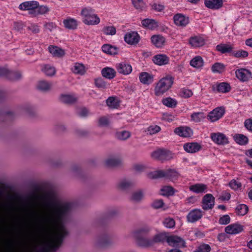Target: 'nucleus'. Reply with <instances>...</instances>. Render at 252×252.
<instances>
[{
	"label": "nucleus",
	"mask_w": 252,
	"mask_h": 252,
	"mask_svg": "<svg viewBox=\"0 0 252 252\" xmlns=\"http://www.w3.org/2000/svg\"><path fill=\"white\" fill-rule=\"evenodd\" d=\"M44 206L48 208V211L40 220L49 233L47 240L36 252H55L67 233L64 219L69 211L70 205L66 202L52 200L44 202Z\"/></svg>",
	"instance_id": "obj_1"
},
{
	"label": "nucleus",
	"mask_w": 252,
	"mask_h": 252,
	"mask_svg": "<svg viewBox=\"0 0 252 252\" xmlns=\"http://www.w3.org/2000/svg\"><path fill=\"white\" fill-rule=\"evenodd\" d=\"M174 78L168 74L160 78L156 84L154 88L155 94L157 96H162L172 88Z\"/></svg>",
	"instance_id": "obj_2"
},
{
	"label": "nucleus",
	"mask_w": 252,
	"mask_h": 252,
	"mask_svg": "<svg viewBox=\"0 0 252 252\" xmlns=\"http://www.w3.org/2000/svg\"><path fill=\"white\" fill-rule=\"evenodd\" d=\"M83 23L89 26H94L99 24L100 19L95 13L94 10L90 7H83L80 12Z\"/></svg>",
	"instance_id": "obj_3"
},
{
	"label": "nucleus",
	"mask_w": 252,
	"mask_h": 252,
	"mask_svg": "<svg viewBox=\"0 0 252 252\" xmlns=\"http://www.w3.org/2000/svg\"><path fill=\"white\" fill-rule=\"evenodd\" d=\"M147 177L150 179H157L159 178H166L172 181H174L179 177L178 172L174 170L169 169L167 170H159L149 172Z\"/></svg>",
	"instance_id": "obj_4"
},
{
	"label": "nucleus",
	"mask_w": 252,
	"mask_h": 252,
	"mask_svg": "<svg viewBox=\"0 0 252 252\" xmlns=\"http://www.w3.org/2000/svg\"><path fill=\"white\" fill-rule=\"evenodd\" d=\"M151 157L155 159L163 161L173 158L174 154L167 149H158L151 153Z\"/></svg>",
	"instance_id": "obj_5"
},
{
	"label": "nucleus",
	"mask_w": 252,
	"mask_h": 252,
	"mask_svg": "<svg viewBox=\"0 0 252 252\" xmlns=\"http://www.w3.org/2000/svg\"><path fill=\"white\" fill-rule=\"evenodd\" d=\"M39 5V2L35 0L27 1L21 3L19 8L23 11H28L29 13L33 17L36 8Z\"/></svg>",
	"instance_id": "obj_6"
},
{
	"label": "nucleus",
	"mask_w": 252,
	"mask_h": 252,
	"mask_svg": "<svg viewBox=\"0 0 252 252\" xmlns=\"http://www.w3.org/2000/svg\"><path fill=\"white\" fill-rule=\"evenodd\" d=\"M167 237H166L165 233H160L156 235L153 238L152 241H150L146 239H139L138 244L141 246L148 247L152 245L154 242L157 243L163 242L164 240L167 239Z\"/></svg>",
	"instance_id": "obj_7"
},
{
	"label": "nucleus",
	"mask_w": 252,
	"mask_h": 252,
	"mask_svg": "<svg viewBox=\"0 0 252 252\" xmlns=\"http://www.w3.org/2000/svg\"><path fill=\"white\" fill-rule=\"evenodd\" d=\"M223 107H218L210 112L207 115V119L211 122H215L220 119L225 113Z\"/></svg>",
	"instance_id": "obj_8"
},
{
	"label": "nucleus",
	"mask_w": 252,
	"mask_h": 252,
	"mask_svg": "<svg viewBox=\"0 0 252 252\" xmlns=\"http://www.w3.org/2000/svg\"><path fill=\"white\" fill-rule=\"evenodd\" d=\"M236 77L242 82H247L252 78V72L246 68H240L236 70Z\"/></svg>",
	"instance_id": "obj_9"
},
{
	"label": "nucleus",
	"mask_w": 252,
	"mask_h": 252,
	"mask_svg": "<svg viewBox=\"0 0 252 252\" xmlns=\"http://www.w3.org/2000/svg\"><path fill=\"white\" fill-rule=\"evenodd\" d=\"M0 76H5L11 80H18L21 77L19 72L9 70L6 67H0Z\"/></svg>",
	"instance_id": "obj_10"
},
{
	"label": "nucleus",
	"mask_w": 252,
	"mask_h": 252,
	"mask_svg": "<svg viewBox=\"0 0 252 252\" xmlns=\"http://www.w3.org/2000/svg\"><path fill=\"white\" fill-rule=\"evenodd\" d=\"M166 241L169 246L172 247L182 248L186 247V243L184 239L176 235H171L167 237Z\"/></svg>",
	"instance_id": "obj_11"
},
{
	"label": "nucleus",
	"mask_w": 252,
	"mask_h": 252,
	"mask_svg": "<svg viewBox=\"0 0 252 252\" xmlns=\"http://www.w3.org/2000/svg\"><path fill=\"white\" fill-rule=\"evenodd\" d=\"M243 230L244 226L238 222L229 224L225 228V232L231 235L239 234L242 232Z\"/></svg>",
	"instance_id": "obj_12"
},
{
	"label": "nucleus",
	"mask_w": 252,
	"mask_h": 252,
	"mask_svg": "<svg viewBox=\"0 0 252 252\" xmlns=\"http://www.w3.org/2000/svg\"><path fill=\"white\" fill-rule=\"evenodd\" d=\"M174 24L178 27H185L189 23V18L188 16L177 13L173 17Z\"/></svg>",
	"instance_id": "obj_13"
},
{
	"label": "nucleus",
	"mask_w": 252,
	"mask_h": 252,
	"mask_svg": "<svg viewBox=\"0 0 252 252\" xmlns=\"http://www.w3.org/2000/svg\"><path fill=\"white\" fill-rule=\"evenodd\" d=\"M202 207L204 210H207L212 209L215 204L214 197L210 193L205 194L202 198Z\"/></svg>",
	"instance_id": "obj_14"
},
{
	"label": "nucleus",
	"mask_w": 252,
	"mask_h": 252,
	"mask_svg": "<svg viewBox=\"0 0 252 252\" xmlns=\"http://www.w3.org/2000/svg\"><path fill=\"white\" fill-rule=\"evenodd\" d=\"M203 216V212L199 209H194L191 210L187 216L188 221L195 222L199 220Z\"/></svg>",
	"instance_id": "obj_15"
},
{
	"label": "nucleus",
	"mask_w": 252,
	"mask_h": 252,
	"mask_svg": "<svg viewBox=\"0 0 252 252\" xmlns=\"http://www.w3.org/2000/svg\"><path fill=\"white\" fill-rule=\"evenodd\" d=\"M210 137L214 143L219 145H224L228 142L227 137L222 133H212Z\"/></svg>",
	"instance_id": "obj_16"
},
{
	"label": "nucleus",
	"mask_w": 252,
	"mask_h": 252,
	"mask_svg": "<svg viewBox=\"0 0 252 252\" xmlns=\"http://www.w3.org/2000/svg\"><path fill=\"white\" fill-rule=\"evenodd\" d=\"M189 189L196 194H203L207 192L208 186L202 183H196L190 185Z\"/></svg>",
	"instance_id": "obj_17"
},
{
	"label": "nucleus",
	"mask_w": 252,
	"mask_h": 252,
	"mask_svg": "<svg viewBox=\"0 0 252 252\" xmlns=\"http://www.w3.org/2000/svg\"><path fill=\"white\" fill-rule=\"evenodd\" d=\"M174 132L178 135L183 137H189L193 134L192 129L186 126H182L176 128L174 130Z\"/></svg>",
	"instance_id": "obj_18"
},
{
	"label": "nucleus",
	"mask_w": 252,
	"mask_h": 252,
	"mask_svg": "<svg viewBox=\"0 0 252 252\" xmlns=\"http://www.w3.org/2000/svg\"><path fill=\"white\" fill-rule=\"evenodd\" d=\"M124 39L127 43L133 45L139 42L140 36L136 32H130L125 34Z\"/></svg>",
	"instance_id": "obj_19"
},
{
	"label": "nucleus",
	"mask_w": 252,
	"mask_h": 252,
	"mask_svg": "<svg viewBox=\"0 0 252 252\" xmlns=\"http://www.w3.org/2000/svg\"><path fill=\"white\" fill-rule=\"evenodd\" d=\"M116 68L119 73L123 75L129 74L132 70L131 65L126 62H122L117 64Z\"/></svg>",
	"instance_id": "obj_20"
},
{
	"label": "nucleus",
	"mask_w": 252,
	"mask_h": 252,
	"mask_svg": "<svg viewBox=\"0 0 252 252\" xmlns=\"http://www.w3.org/2000/svg\"><path fill=\"white\" fill-rule=\"evenodd\" d=\"M183 147L184 150L187 153H194L201 150V145L197 142H189L185 143Z\"/></svg>",
	"instance_id": "obj_21"
},
{
	"label": "nucleus",
	"mask_w": 252,
	"mask_h": 252,
	"mask_svg": "<svg viewBox=\"0 0 252 252\" xmlns=\"http://www.w3.org/2000/svg\"><path fill=\"white\" fill-rule=\"evenodd\" d=\"M153 61L158 65H163L169 63V58L164 54H158L153 57Z\"/></svg>",
	"instance_id": "obj_22"
},
{
	"label": "nucleus",
	"mask_w": 252,
	"mask_h": 252,
	"mask_svg": "<svg viewBox=\"0 0 252 252\" xmlns=\"http://www.w3.org/2000/svg\"><path fill=\"white\" fill-rule=\"evenodd\" d=\"M139 79L142 84L149 85L153 82L154 76L147 72H142L139 75Z\"/></svg>",
	"instance_id": "obj_23"
},
{
	"label": "nucleus",
	"mask_w": 252,
	"mask_h": 252,
	"mask_svg": "<svg viewBox=\"0 0 252 252\" xmlns=\"http://www.w3.org/2000/svg\"><path fill=\"white\" fill-rule=\"evenodd\" d=\"M204 4L209 8L218 9L222 7L223 1L222 0H205Z\"/></svg>",
	"instance_id": "obj_24"
},
{
	"label": "nucleus",
	"mask_w": 252,
	"mask_h": 252,
	"mask_svg": "<svg viewBox=\"0 0 252 252\" xmlns=\"http://www.w3.org/2000/svg\"><path fill=\"white\" fill-rule=\"evenodd\" d=\"M189 43L193 47H199L205 44V40L201 36H195L190 38Z\"/></svg>",
	"instance_id": "obj_25"
},
{
	"label": "nucleus",
	"mask_w": 252,
	"mask_h": 252,
	"mask_svg": "<svg viewBox=\"0 0 252 252\" xmlns=\"http://www.w3.org/2000/svg\"><path fill=\"white\" fill-rule=\"evenodd\" d=\"M48 50L54 57H62L64 56L65 53L63 49L56 46H49Z\"/></svg>",
	"instance_id": "obj_26"
},
{
	"label": "nucleus",
	"mask_w": 252,
	"mask_h": 252,
	"mask_svg": "<svg viewBox=\"0 0 252 252\" xmlns=\"http://www.w3.org/2000/svg\"><path fill=\"white\" fill-rule=\"evenodd\" d=\"M151 39L152 43L158 48L162 47L165 41L164 37L160 35H154Z\"/></svg>",
	"instance_id": "obj_27"
},
{
	"label": "nucleus",
	"mask_w": 252,
	"mask_h": 252,
	"mask_svg": "<svg viewBox=\"0 0 252 252\" xmlns=\"http://www.w3.org/2000/svg\"><path fill=\"white\" fill-rule=\"evenodd\" d=\"M189 63L192 67L199 69L203 66L204 61L201 57L196 56L190 60Z\"/></svg>",
	"instance_id": "obj_28"
},
{
	"label": "nucleus",
	"mask_w": 252,
	"mask_h": 252,
	"mask_svg": "<svg viewBox=\"0 0 252 252\" xmlns=\"http://www.w3.org/2000/svg\"><path fill=\"white\" fill-rule=\"evenodd\" d=\"M205 115L202 112H193L190 115V121L198 123L203 121L205 118Z\"/></svg>",
	"instance_id": "obj_29"
},
{
	"label": "nucleus",
	"mask_w": 252,
	"mask_h": 252,
	"mask_svg": "<svg viewBox=\"0 0 252 252\" xmlns=\"http://www.w3.org/2000/svg\"><path fill=\"white\" fill-rule=\"evenodd\" d=\"M64 26L69 30H74L77 28L78 22L76 20L71 18H68L63 21Z\"/></svg>",
	"instance_id": "obj_30"
},
{
	"label": "nucleus",
	"mask_w": 252,
	"mask_h": 252,
	"mask_svg": "<svg viewBox=\"0 0 252 252\" xmlns=\"http://www.w3.org/2000/svg\"><path fill=\"white\" fill-rule=\"evenodd\" d=\"M142 26L150 30H154L158 27V23L153 19H145L141 22Z\"/></svg>",
	"instance_id": "obj_31"
},
{
	"label": "nucleus",
	"mask_w": 252,
	"mask_h": 252,
	"mask_svg": "<svg viewBox=\"0 0 252 252\" xmlns=\"http://www.w3.org/2000/svg\"><path fill=\"white\" fill-rule=\"evenodd\" d=\"M72 71L76 74L83 75L86 72L85 67L82 63H75L71 68Z\"/></svg>",
	"instance_id": "obj_32"
},
{
	"label": "nucleus",
	"mask_w": 252,
	"mask_h": 252,
	"mask_svg": "<svg viewBox=\"0 0 252 252\" xmlns=\"http://www.w3.org/2000/svg\"><path fill=\"white\" fill-rule=\"evenodd\" d=\"M233 47L230 44H220L216 46V49L222 54L231 53L232 52Z\"/></svg>",
	"instance_id": "obj_33"
},
{
	"label": "nucleus",
	"mask_w": 252,
	"mask_h": 252,
	"mask_svg": "<svg viewBox=\"0 0 252 252\" xmlns=\"http://www.w3.org/2000/svg\"><path fill=\"white\" fill-rule=\"evenodd\" d=\"M101 73L103 77L108 79H113L116 75L115 70L111 67H105L101 70Z\"/></svg>",
	"instance_id": "obj_34"
},
{
	"label": "nucleus",
	"mask_w": 252,
	"mask_h": 252,
	"mask_svg": "<svg viewBox=\"0 0 252 252\" xmlns=\"http://www.w3.org/2000/svg\"><path fill=\"white\" fill-rule=\"evenodd\" d=\"M60 100L63 103L71 104L76 100V98L73 95L68 94H62L60 97Z\"/></svg>",
	"instance_id": "obj_35"
},
{
	"label": "nucleus",
	"mask_w": 252,
	"mask_h": 252,
	"mask_svg": "<svg viewBox=\"0 0 252 252\" xmlns=\"http://www.w3.org/2000/svg\"><path fill=\"white\" fill-rule=\"evenodd\" d=\"M234 141L239 145H245L248 142V138L247 136L241 134H236L234 135Z\"/></svg>",
	"instance_id": "obj_36"
},
{
	"label": "nucleus",
	"mask_w": 252,
	"mask_h": 252,
	"mask_svg": "<svg viewBox=\"0 0 252 252\" xmlns=\"http://www.w3.org/2000/svg\"><path fill=\"white\" fill-rule=\"evenodd\" d=\"M102 50L103 52L110 55H115L118 52V49L116 47L110 44L103 45L102 46Z\"/></svg>",
	"instance_id": "obj_37"
},
{
	"label": "nucleus",
	"mask_w": 252,
	"mask_h": 252,
	"mask_svg": "<svg viewBox=\"0 0 252 252\" xmlns=\"http://www.w3.org/2000/svg\"><path fill=\"white\" fill-rule=\"evenodd\" d=\"M52 86V84L46 81L42 80L38 82L37 85V88L41 91L46 92L49 90Z\"/></svg>",
	"instance_id": "obj_38"
},
{
	"label": "nucleus",
	"mask_w": 252,
	"mask_h": 252,
	"mask_svg": "<svg viewBox=\"0 0 252 252\" xmlns=\"http://www.w3.org/2000/svg\"><path fill=\"white\" fill-rule=\"evenodd\" d=\"M211 70L215 73H221L225 70V65L220 63H216L213 64Z\"/></svg>",
	"instance_id": "obj_39"
},
{
	"label": "nucleus",
	"mask_w": 252,
	"mask_h": 252,
	"mask_svg": "<svg viewBox=\"0 0 252 252\" xmlns=\"http://www.w3.org/2000/svg\"><path fill=\"white\" fill-rule=\"evenodd\" d=\"M231 87L229 84L222 82L217 85V90L219 92L227 93L230 90Z\"/></svg>",
	"instance_id": "obj_40"
},
{
	"label": "nucleus",
	"mask_w": 252,
	"mask_h": 252,
	"mask_svg": "<svg viewBox=\"0 0 252 252\" xmlns=\"http://www.w3.org/2000/svg\"><path fill=\"white\" fill-rule=\"evenodd\" d=\"M133 6L138 10L142 11L146 7L143 0H131Z\"/></svg>",
	"instance_id": "obj_41"
},
{
	"label": "nucleus",
	"mask_w": 252,
	"mask_h": 252,
	"mask_svg": "<svg viewBox=\"0 0 252 252\" xmlns=\"http://www.w3.org/2000/svg\"><path fill=\"white\" fill-rule=\"evenodd\" d=\"M162 103L168 107H175L177 105V101L175 99L168 97L163 98Z\"/></svg>",
	"instance_id": "obj_42"
},
{
	"label": "nucleus",
	"mask_w": 252,
	"mask_h": 252,
	"mask_svg": "<svg viewBox=\"0 0 252 252\" xmlns=\"http://www.w3.org/2000/svg\"><path fill=\"white\" fill-rule=\"evenodd\" d=\"M106 103L111 108H116L119 106L118 99L114 97H109L106 100Z\"/></svg>",
	"instance_id": "obj_43"
},
{
	"label": "nucleus",
	"mask_w": 252,
	"mask_h": 252,
	"mask_svg": "<svg viewBox=\"0 0 252 252\" xmlns=\"http://www.w3.org/2000/svg\"><path fill=\"white\" fill-rule=\"evenodd\" d=\"M174 193V189L170 186H164L160 189V194L164 196L172 195Z\"/></svg>",
	"instance_id": "obj_44"
},
{
	"label": "nucleus",
	"mask_w": 252,
	"mask_h": 252,
	"mask_svg": "<svg viewBox=\"0 0 252 252\" xmlns=\"http://www.w3.org/2000/svg\"><path fill=\"white\" fill-rule=\"evenodd\" d=\"M49 11V8L47 6L45 5H39L36 8L35 12L34 13L33 17H35L38 15L44 14L48 13Z\"/></svg>",
	"instance_id": "obj_45"
},
{
	"label": "nucleus",
	"mask_w": 252,
	"mask_h": 252,
	"mask_svg": "<svg viewBox=\"0 0 252 252\" xmlns=\"http://www.w3.org/2000/svg\"><path fill=\"white\" fill-rule=\"evenodd\" d=\"M236 209L237 213L239 215L244 216L247 213L249 208L246 205L242 204L238 205Z\"/></svg>",
	"instance_id": "obj_46"
},
{
	"label": "nucleus",
	"mask_w": 252,
	"mask_h": 252,
	"mask_svg": "<svg viewBox=\"0 0 252 252\" xmlns=\"http://www.w3.org/2000/svg\"><path fill=\"white\" fill-rule=\"evenodd\" d=\"M102 32L106 35H114L116 33V30L114 26H107L103 27Z\"/></svg>",
	"instance_id": "obj_47"
},
{
	"label": "nucleus",
	"mask_w": 252,
	"mask_h": 252,
	"mask_svg": "<svg viewBox=\"0 0 252 252\" xmlns=\"http://www.w3.org/2000/svg\"><path fill=\"white\" fill-rule=\"evenodd\" d=\"M229 187L234 190H241L242 189V184L238 180L233 179L229 183Z\"/></svg>",
	"instance_id": "obj_48"
},
{
	"label": "nucleus",
	"mask_w": 252,
	"mask_h": 252,
	"mask_svg": "<svg viewBox=\"0 0 252 252\" xmlns=\"http://www.w3.org/2000/svg\"><path fill=\"white\" fill-rule=\"evenodd\" d=\"M43 72L48 76H53L56 73L55 67L50 65H45L42 68Z\"/></svg>",
	"instance_id": "obj_49"
},
{
	"label": "nucleus",
	"mask_w": 252,
	"mask_h": 252,
	"mask_svg": "<svg viewBox=\"0 0 252 252\" xmlns=\"http://www.w3.org/2000/svg\"><path fill=\"white\" fill-rule=\"evenodd\" d=\"M144 196V193L142 190H138L133 192L131 196L132 201L138 202L140 201Z\"/></svg>",
	"instance_id": "obj_50"
},
{
	"label": "nucleus",
	"mask_w": 252,
	"mask_h": 252,
	"mask_svg": "<svg viewBox=\"0 0 252 252\" xmlns=\"http://www.w3.org/2000/svg\"><path fill=\"white\" fill-rule=\"evenodd\" d=\"M211 250V247L208 244H201L194 252H210Z\"/></svg>",
	"instance_id": "obj_51"
},
{
	"label": "nucleus",
	"mask_w": 252,
	"mask_h": 252,
	"mask_svg": "<svg viewBox=\"0 0 252 252\" xmlns=\"http://www.w3.org/2000/svg\"><path fill=\"white\" fill-rule=\"evenodd\" d=\"M120 159L115 158H108L106 161L105 164L108 167L114 166L118 165L120 163Z\"/></svg>",
	"instance_id": "obj_52"
},
{
	"label": "nucleus",
	"mask_w": 252,
	"mask_h": 252,
	"mask_svg": "<svg viewBox=\"0 0 252 252\" xmlns=\"http://www.w3.org/2000/svg\"><path fill=\"white\" fill-rule=\"evenodd\" d=\"M232 55L236 58H244L248 57L249 53L245 50H239L232 52Z\"/></svg>",
	"instance_id": "obj_53"
},
{
	"label": "nucleus",
	"mask_w": 252,
	"mask_h": 252,
	"mask_svg": "<svg viewBox=\"0 0 252 252\" xmlns=\"http://www.w3.org/2000/svg\"><path fill=\"white\" fill-rule=\"evenodd\" d=\"M163 223L164 226L168 228H173L175 225V221L174 220L171 218L165 219Z\"/></svg>",
	"instance_id": "obj_54"
},
{
	"label": "nucleus",
	"mask_w": 252,
	"mask_h": 252,
	"mask_svg": "<svg viewBox=\"0 0 252 252\" xmlns=\"http://www.w3.org/2000/svg\"><path fill=\"white\" fill-rule=\"evenodd\" d=\"M130 136V133L128 131H122L117 133L116 136L117 137L120 139L125 140L128 138Z\"/></svg>",
	"instance_id": "obj_55"
},
{
	"label": "nucleus",
	"mask_w": 252,
	"mask_h": 252,
	"mask_svg": "<svg viewBox=\"0 0 252 252\" xmlns=\"http://www.w3.org/2000/svg\"><path fill=\"white\" fill-rule=\"evenodd\" d=\"M193 94L192 91L190 90L183 88L182 89L180 92V95L185 98H188L191 96Z\"/></svg>",
	"instance_id": "obj_56"
},
{
	"label": "nucleus",
	"mask_w": 252,
	"mask_h": 252,
	"mask_svg": "<svg viewBox=\"0 0 252 252\" xmlns=\"http://www.w3.org/2000/svg\"><path fill=\"white\" fill-rule=\"evenodd\" d=\"M160 127L157 125L151 126L147 129L148 133L152 135L157 133L160 130Z\"/></svg>",
	"instance_id": "obj_57"
},
{
	"label": "nucleus",
	"mask_w": 252,
	"mask_h": 252,
	"mask_svg": "<svg viewBox=\"0 0 252 252\" xmlns=\"http://www.w3.org/2000/svg\"><path fill=\"white\" fill-rule=\"evenodd\" d=\"M132 185L130 182L127 180H122L119 184V187L122 189H126Z\"/></svg>",
	"instance_id": "obj_58"
},
{
	"label": "nucleus",
	"mask_w": 252,
	"mask_h": 252,
	"mask_svg": "<svg viewBox=\"0 0 252 252\" xmlns=\"http://www.w3.org/2000/svg\"><path fill=\"white\" fill-rule=\"evenodd\" d=\"M96 86L99 88H105L107 87V84L101 78H97L95 80Z\"/></svg>",
	"instance_id": "obj_59"
},
{
	"label": "nucleus",
	"mask_w": 252,
	"mask_h": 252,
	"mask_svg": "<svg viewBox=\"0 0 252 252\" xmlns=\"http://www.w3.org/2000/svg\"><path fill=\"white\" fill-rule=\"evenodd\" d=\"M230 221V218L227 215H225L220 218L219 222L220 224L225 225L228 224Z\"/></svg>",
	"instance_id": "obj_60"
},
{
	"label": "nucleus",
	"mask_w": 252,
	"mask_h": 252,
	"mask_svg": "<svg viewBox=\"0 0 252 252\" xmlns=\"http://www.w3.org/2000/svg\"><path fill=\"white\" fill-rule=\"evenodd\" d=\"M163 202L161 199L156 200L152 204L153 208L158 209L162 207L163 206Z\"/></svg>",
	"instance_id": "obj_61"
},
{
	"label": "nucleus",
	"mask_w": 252,
	"mask_h": 252,
	"mask_svg": "<svg viewBox=\"0 0 252 252\" xmlns=\"http://www.w3.org/2000/svg\"><path fill=\"white\" fill-rule=\"evenodd\" d=\"M109 119L106 117H102L99 119L98 124L100 126H106L109 124Z\"/></svg>",
	"instance_id": "obj_62"
},
{
	"label": "nucleus",
	"mask_w": 252,
	"mask_h": 252,
	"mask_svg": "<svg viewBox=\"0 0 252 252\" xmlns=\"http://www.w3.org/2000/svg\"><path fill=\"white\" fill-rule=\"evenodd\" d=\"M28 29L33 33H38L40 30L39 27L34 24H31L28 26Z\"/></svg>",
	"instance_id": "obj_63"
},
{
	"label": "nucleus",
	"mask_w": 252,
	"mask_h": 252,
	"mask_svg": "<svg viewBox=\"0 0 252 252\" xmlns=\"http://www.w3.org/2000/svg\"><path fill=\"white\" fill-rule=\"evenodd\" d=\"M245 126L246 128L252 132V119H248L245 122Z\"/></svg>",
	"instance_id": "obj_64"
}]
</instances>
